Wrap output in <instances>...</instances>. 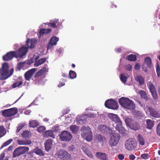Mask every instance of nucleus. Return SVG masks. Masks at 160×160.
<instances>
[{
	"label": "nucleus",
	"mask_w": 160,
	"mask_h": 160,
	"mask_svg": "<svg viewBox=\"0 0 160 160\" xmlns=\"http://www.w3.org/2000/svg\"><path fill=\"white\" fill-rule=\"evenodd\" d=\"M66 151L63 150L61 149L57 151L55 154L56 157L60 159H62Z\"/></svg>",
	"instance_id": "nucleus-19"
},
{
	"label": "nucleus",
	"mask_w": 160,
	"mask_h": 160,
	"mask_svg": "<svg viewBox=\"0 0 160 160\" xmlns=\"http://www.w3.org/2000/svg\"><path fill=\"white\" fill-rule=\"evenodd\" d=\"M83 151L84 153L90 158H92L93 157L92 155L91 152L89 150L85 148H83Z\"/></svg>",
	"instance_id": "nucleus-39"
},
{
	"label": "nucleus",
	"mask_w": 160,
	"mask_h": 160,
	"mask_svg": "<svg viewBox=\"0 0 160 160\" xmlns=\"http://www.w3.org/2000/svg\"><path fill=\"white\" fill-rule=\"evenodd\" d=\"M29 124L30 127L34 128L39 125V122L36 120H31L29 121Z\"/></svg>",
	"instance_id": "nucleus-25"
},
{
	"label": "nucleus",
	"mask_w": 160,
	"mask_h": 160,
	"mask_svg": "<svg viewBox=\"0 0 160 160\" xmlns=\"http://www.w3.org/2000/svg\"><path fill=\"white\" fill-rule=\"evenodd\" d=\"M103 136L101 135H99L98 136V139L99 142H101L102 141Z\"/></svg>",
	"instance_id": "nucleus-64"
},
{
	"label": "nucleus",
	"mask_w": 160,
	"mask_h": 160,
	"mask_svg": "<svg viewBox=\"0 0 160 160\" xmlns=\"http://www.w3.org/2000/svg\"><path fill=\"white\" fill-rule=\"evenodd\" d=\"M118 108L117 102L113 99H111V109L116 110Z\"/></svg>",
	"instance_id": "nucleus-20"
},
{
	"label": "nucleus",
	"mask_w": 160,
	"mask_h": 160,
	"mask_svg": "<svg viewBox=\"0 0 160 160\" xmlns=\"http://www.w3.org/2000/svg\"><path fill=\"white\" fill-rule=\"evenodd\" d=\"M138 141L139 143L142 145H143L145 144V140L140 135H138Z\"/></svg>",
	"instance_id": "nucleus-35"
},
{
	"label": "nucleus",
	"mask_w": 160,
	"mask_h": 160,
	"mask_svg": "<svg viewBox=\"0 0 160 160\" xmlns=\"http://www.w3.org/2000/svg\"><path fill=\"white\" fill-rule=\"evenodd\" d=\"M44 24H47L48 25L54 28H56L57 27V26L56 25V23L53 22L51 23H47Z\"/></svg>",
	"instance_id": "nucleus-53"
},
{
	"label": "nucleus",
	"mask_w": 160,
	"mask_h": 160,
	"mask_svg": "<svg viewBox=\"0 0 160 160\" xmlns=\"http://www.w3.org/2000/svg\"><path fill=\"white\" fill-rule=\"evenodd\" d=\"M70 129L73 133H76L79 130L78 127L75 125H72L70 127Z\"/></svg>",
	"instance_id": "nucleus-34"
},
{
	"label": "nucleus",
	"mask_w": 160,
	"mask_h": 160,
	"mask_svg": "<svg viewBox=\"0 0 160 160\" xmlns=\"http://www.w3.org/2000/svg\"><path fill=\"white\" fill-rule=\"evenodd\" d=\"M16 54L14 51H11L7 53L3 56V59L4 61H8L11 60L13 57H15Z\"/></svg>",
	"instance_id": "nucleus-14"
},
{
	"label": "nucleus",
	"mask_w": 160,
	"mask_h": 160,
	"mask_svg": "<svg viewBox=\"0 0 160 160\" xmlns=\"http://www.w3.org/2000/svg\"><path fill=\"white\" fill-rule=\"evenodd\" d=\"M125 121L126 124L128 126L130 127L131 126V125H132L133 122V121L130 118H127L125 119Z\"/></svg>",
	"instance_id": "nucleus-40"
},
{
	"label": "nucleus",
	"mask_w": 160,
	"mask_h": 160,
	"mask_svg": "<svg viewBox=\"0 0 160 160\" xmlns=\"http://www.w3.org/2000/svg\"><path fill=\"white\" fill-rule=\"evenodd\" d=\"M46 129L44 126H40L37 129V131L39 132H42Z\"/></svg>",
	"instance_id": "nucleus-49"
},
{
	"label": "nucleus",
	"mask_w": 160,
	"mask_h": 160,
	"mask_svg": "<svg viewBox=\"0 0 160 160\" xmlns=\"http://www.w3.org/2000/svg\"><path fill=\"white\" fill-rule=\"evenodd\" d=\"M98 129L100 131L103 132H107V130H109L108 128L103 125L99 126L98 127Z\"/></svg>",
	"instance_id": "nucleus-33"
},
{
	"label": "nucleus",
	"mask_w": 160,
	"mask_h": 160,
	"mask_svg": "<svg viewBox=\"0 0 160 160\" xmlns=\"http://www.w3.org/2000/svg\"><path fill=\"white\" fill-rule=\"evenodd\" d=\"M37 43V40L35 38H32L30 40L28 39L26 41V45L30 48H34Z\"/></svg>",
	"instance_id": "nucleus-12"
},
{
	"label": "nucleus",
	"mask_w": 160,
	"mask_h": 160,
	"mask_svg": "<svg viewBox=\"0 0 160 160\" xmlns=\"http://www.w3.org/2000/svg\"><path fill=\"white\" fill-rule=\"evenodd\" d=\"M61 140L65 142H69L72 139V134L67 131H63L59 135Z\"/></svg>",
	"instance_id": "nucleus-5"
},
{
	"label": "nucleus",
	"mask_w": 160,
	"mask_h": 160,
	"mask_svg": "<svg viewBox=\"0 0 160 160\" xmlns=\"http://www.w3.org/2000/svg\"><path fill=\"white\" fill-rule=\"evenodd\" d=\"M111 119L115 123L121 121L117 115L112 113H111Z\"/></svg>",
	"instance_id": "nucleus-26"
},
{
	"label": "nucleus",
	"mask_w": 160,
	"mask_h": 160,
	"mask_svg": "<svg viewBox=\"0 0 160 160\" xmlns=\"http://www.w3.org/2000/svg\"><path fill=\"white\" fill-rule=\"evenodd\" d=\"M39 57L38 55H34L33 56L32 58V60H34V61H37V59Z\"/></svg>",
	"instance_id": "nucleus-59"
},
{
	"label": "nucleus",
	"mask_w": 160,
	"mask_h": 160,
	"mask_svg": "<svg viewBox=\"0 0 160 160\" xmlns=\"http://www.w3.org/2000/svg\"><path fill=\"white\" fill-rule=\"evenodd\" d=\"M46 58H42L35 62L34 64V66L36 67H37L39 65L42 64L46 60Z\"/></svg>",
	"instance_id": "nucleus-21"
},
{
	"label": "nucleus",
	"mask_w": 160,
	"mask_h": 160,
	"mask_svg": "<svg viewBox=\"0 0 160 160\" xmlns=\"http://www.w3.org/2000/svg\"><path fill=\"white\" fill-rule=\"evenodd\" d=\"M52 145V141L51 139H48L45 143V149L47 151L51 149Z\"/></svg>",
	"instance_id": "nucleus-16"
},
{
	"label": "nucleus",
	"mask_w": 160,
	"mask_h": 160,
	"mask_svg": "<svg viewBox=\"0 0 160 160\" xmlns=\"http://www.w3.org/2000/svg\"><path fill=\"white\" fill-rule=\"evenodd\" d=\"M157 132L158 134L160 135V123H159L157 125Z\"/></svg>",
	"instance_id": "nucleus-56"
},
{
	"label": "nucleus",
	"mask_w": 160,
	"mask_h": 160,
	"mask_svg": "<svg viewBox=\"0 0 160 160\" xmlns=\"http://www.w3.org/2000/svg\"><path fill=\"white\" fill-rule=\"evenodd\" d=\"M126 68V69L128 71H130L132 69V66L131 65L128 64L126 65L125 66Z\"/></svg>",
	"instance_id": "nucleus-58"
},
{
	"label": "nucleus",
	"mask_w": 160,
	"mask_h": 160,
	"mask_svg": "<svg viewBox=\"0 0 160 160\" xmlns=\"http://www.w3.org/2000/svg\"><path fill=\"white\" fill-rule=\"evenodd\" d=\"M26 125V123L25 122H23L22 123H21L20 124H19L18 125L17 128V132H19V131Z\"/></svg>",
	"instance_id": "nucleus-45"
},
{
	"label": "nucleus",
	"mask_w": 160,
	"mask_h": 160,
	"mask_svg": "<svg viewBox=\"0 0 160 160\" xmlns=\"http://www.w3.org/2000/svg\"><path fill=\"white\" fill-rule=\"evenodd\" d=\"M59 38L56 36L52 37L49 40L47 46V49H51L53 46L56 45L59 41Z\"/></svg>",
	"instance_id": "nucleus-11"
},
{
	"label": "nucleus",
	"mask_w": 160,
	"mask_h": 160,
	"mask_svg": "<svg viewBox=\"0 0 160 160\" xmlns=\"http://www.w3.org/2000/svg\"><path fill=\"white\" fill-rule=\"evenodd\" d=\"M77 76L76 72L73 71H70L69 73V76L71 79H73L76 78Z\"/></svg>",
	"instance_id": "nucleus-44"
},
{
	"label": "nucleus",
	"mask_w": 160,
	"mask_h": 160,
	"mask_svg": "<svg viewBox=\"0 0 160 160\" xmlns=\"http://www.w3.org/2000/svg\"><path fill=\"white\" fill-rule=\"evenodd\" d=\"M13 140L12 139H10L7 140V141H6L1 146V148H2L4 147H5L8 145Z\"/></svg>",
	"instance_id": "nucleus-48"
},
{
	"label": "nucleus",
	"mask_w": 160,
	"mask_h": 160,
	"mask_svg": "<svg viewBox=\"0 0 160 160\" xmlns=\"http://www.w3.org/2000/svg\"><path fill=\"white\" fill-rule=\"evenodd\" d=\"M96 156L98 158L102 160H107L108 158V156L105 153L101 152H97Z\"/></svg>",
	"instance_id": "nucleus-18"
},
{
	"label": "nucleus",
	"mask_w": 160,
	"mask_h": 160,
	"mask_svg": "<svg viewBox=\"0 0 160 160\" xmlns=\"http://www.w3.org/2000/svg\"><path fill=\"white\" fill-rule=\"evenodd\" d=\"M139 93L140 95L142 98H144L146 100L148 99V98L147 97L146 93L145 91L142 90H139Z\"/></svg>",
	"instance_id": "nucleus-32"
},
{
	"label": "nucleus",
	"mask_w": 160,
	"mask_h": 160,
	"mask_svg": "<svg viewBox=\"0 0 160 160\" xmlns=\"http://www.w3.org/2000/svg\"><path fill=\"white\" fill-rule=\"evenodd\" d=\"M129 158L130 159L133 160L135 158V156L133 154H131L129 155Z\"/></svg>",
	"instance_id": "nucleus-63"
},
{
	"label": "nucleus",
	"mask_w": 160,
	"mask_h": 160,
	"mask_svg": "<svg viewBox=\"0 0 160 160\" xmlns=\"http://www.w3.org/2000/svg\"><path fill=\"white\" fill-rule=\"evenodd\" d=\"M18 112V109L13 108L3 110L2 112V115L5 117H10L15 115Z\"/></svg>",
	"instance_id": "nucleus-8"
},
{
	"label": "nucleus",
	"mask_w": 160,
	"mask_h": 160,
	"mask_svg": "<svg viewBox=\"0 0 160 160\" xmlns=\"http://www.w3.org/2000/svg\"><path fill=\"white\" fill-rule=\"evenodd\" d=\"M134 114L136 117H137L138 118H140V117H142V113L139 111H138L134 113Z\"/></svg>",
	"instance_id": "nucleus-54"
},
{
	"label": "nucleus",
	"mask_w": 160,
	"mask_h": 160,
	"mask_svg": "<svg viewBox=\"0 0 160 160\" xmlns=\"http://www.w3.org/2000/svg\"><path fill=\"white\" fill-rule=\"evenodd\" d=\"M81 135L85 139L88 141L92 139V134L90 128L88 127H83L81 128Z\"/></svg>",
	"instance_id": "nucleus-3"
},
{
	"label": "nucleus",
	"mask_w": 160,
	"mask_h": 160,
	"mask_svg": "<svg viewBox=\"0 0 160 160\" xmlns=\"http://www.w3.org/2000/svg\"><path fill=\"white\" fill-rule=\"evenodd\" d=\"M65 153L62 159L63 160H69L71 159V155L66 151L64 152Z\"/></svg>",
	"instance_id": "nucleus-41"
},
{
	"label": "nucleus",
	"mask_w": 160,
	"mask_h": 160,
	"mask_svg": "<svg viewBox=\"0 0 160 160\" xmlns=\"http://www.w3.org/2000/svg\"><path fill=\"white\" fill-rule=\"evenodd\" d=\"M96 114H94L90 113L88 114H86L84 116H81L80 117V116H77L75 122H77L78 124H82L84 123V121H85V118L87 117L90 118H94L96 117Z\"/></svg>",
	"instance_id": "nucleus-7"
},
{
	"label": "nucleus",
	"mask_w": 160,
	"mask_h": 160,
	"mask_svg": "<svg viewBox=\"0 0 160 160\" xmlns=\"http://www.w3.org/2000/svg\"><path fill=\"white\" fill-rule=\"evenodd\" d=\"M42 75H43V74L41 72V71H39L36 74L35 77V78H37L40 77Z\"/></svg>",
	"instance_id": "nucleus-57"
},
{
	"label": "nucleus",
	"mask_w": 160,
	"mask_h": 160,
	"mask_svg": "<svg viewBox=\"0 0 160 160\" xmlns=\"http://www.w3.org/2000/svg\"><path fill=\"white\" fill-rule=\"evenodd\" d=\"M21 148V149H23L25 151H28L29 150V148L27 147H20Z\"/></svg>",
	"instance_id": "nucleus-61"
},
{
	"label": "nucleus",
	"mask_w": 160,
	"mask_h": 160,
	"mask_svg": "<svg viewBox=\"0 0 160 160\" xmlns=\"http://www.w3.org/2000/svg\"><path fill=\"white\" fill-rule=\"evenodd\" d=\"M156 69L158 77H159L160 76V68L158 65H157Z\"/></svg>",
	"instance_id": "nucleus-51"
},
{
	"label": "nucleus",
	"mask_w": 160,
	"mask_h": 160,
	"mask_svg": "<svg viewBox=\"0 0 160 160\" xmlns=\"http://www.w3.org/2000/svg\"><path fill=\"white\" fill-rule=\"evenodd\" d=\"M51 29H41L39 31L40 35L38 36L39 38H40L41 36L44 34H47L49 33L51 31Z\"/></svg>",
	"instance_id": "nucleus-24"
},
{
	"label": "nucleus",
	"mask_w": 160,
	"mask_h": 160,
	"mask_svg": "<svg viewBox=\"0 0 160 160\" xmlns=\"http://www.w3.org/2000/svg\"><path fill=\"white\" fill-rule=\"evenodd\" d=\"M147 86L152 94L153 99H157L158 96L155 86L150 82H149L148 83Z\"/></svg>",
	"instance_id": "nucleus-10"
},
{
	"label": "nucleus",
	"mask_w": 160,
	"mask_h": 160,
	"mask_svg": "<svg viewBox=\"0 0 160 160\" xmlns=\"http://www.w3.org/2000/svg\"><path fill=\"white\" fill-rule=\"evenodd\" d=\"M127 75L126 74H121L120 76V79L121 81L123 83H125L127 80Z\"/></svg>",
	"instance_id": "nucleus-38"
},
{
	"label": "nucleus",
	"mask_w": 160,
	"mask_h": 160,
	"mask_svg": "<svg viewBox=\"0 0 160 160\" xmlns=\"http://www.w3.org/2000/svg\"><path fill=\"white\" fill-rule=\"evenodd\" d=\"M28 52V48L26 47H22L18 50L15 51V57L17 58H22Z\"/></svg>",
	"instance_id": "nucleus-9"
},
{
	"label": "nucleus",
	"mask_w": 160,
	"mask_h": 160,
	"mask_svg": "<svg viewBox=\"0 0 160 160\" xmlns=\"http://www.w3.org/2000/svg\"><path fill=\"white\" fill-rule=\"evenodd\" d=\"M9 66L7 63H4L2 66V69L0 68V79L5 80L10 77L13 74L14 69L12 68L9 70Z\"/></svg>",
	"instance_id": "nucleus-1"
},
{
	"label": "nucleus",
	"mask_w": 160,
	"mask_h": 160,
	"mask_svg": "<svg viewBox=\"0 0 160 160\" xmlns=\"http://www.w3.org/2000/svg\"><path fill=\"white\" fill-rule=\"evenodd\" d=\"M130 128L135 130H137L140 128V125L137 122L133 121L132 125H131Z\"/></svg>",
	"instance_id": "nucleus-23"
},
{
	"label": "nucleus",
	"mask_w": 160,
	"mask_h": 160,
	"mask_svg": "<svg viewBox=\"0 0 160 160\" xmlns=\"http://www.w3.org/2000/svg\"><path fill=\"white\" fill-rule=\"evenodd\" d=\"M36 68H33L26 72L24 74L25 79L29 81L34 73L36 71Z\"/></svg>",
	"instance_id": "nucleus-13"
},
{
	"label": "nucleus",
	"mask_w": 160,
	"mask_h": 160,
	"mask_svg": "<svg viewBox=\"0 0 160 160\" xmlns=\"http://www.w3.org/2000/svg\"><path fill=\"white\" fill-rule=\"evenodd\" d=\"M48 68L47 67H44L39 71L43 74L48 72Z\"/></svg>",
	"instance_id": "nucleus-50"
},
{
	"label": "nucleus",
	"mask_w": 160,
	"mask_h": 160,
	"mask_svg": "<svg viewBox=\"0 0 160 160\" xmlns=\"http://www.w3.org/2000/svg\"><path fill=\"white\" fill-rule=\"evenodd\" d=\"M137 145V142L134 138H129L125 142V148L128 150L132 151L135 150Z\"/></svg>",
	"instance_id": "nucleus-4"
},
{
	"label": "nucleus",
	"mask_w": 160,
	"mask_h": 160,
	"mask_svg": "<svg viewBox=\"0 0 160 160\" xmlns=\"http://www.w3.org/2000/svg\"><path fill=\"white\" fill-rule=\"evenodd\" d=\"M120 105L123 108L128 109H134L135 105L132 101L128 98L122 97L119 99Z\"/></svg>",
	"instance_id": "nucleus-2"
},
{
	"label": "nucleus",
	"mask_w": 160,
	"mask_h": 160,
	"mask_svg": "<svg viewBox=\"0 0 160 160\" xmlns=\"http://www.w3.org/2000/svg\"><path fill=\"white\" fill-rule=\"evenodd\" d=\"M126 59L130 61H135L136 59V56L135 55L130 54L126 57Z\"/></svg>",
	"instance_id": "nucleus-36"
},
{
	"label": "nucleus",
	"mask_w": 160,
	"mask_h": 160,
	"mask_svg": "<svg viewBox=\"0 0 160 160\" xmlns=\"http://www.w3.org/2000/svg\"><path fill=\"white\" fill-rule=\"evenodd\" d=\"M111 146H115L118 143L120 138V135L118 133L111 134Z\"/></svg>",
	"instance_id": "nucleus-6"
},
{
	"label": "nucleus",
	"mask_w": 160,
	"mask_h": 160,
	"mask_svg": "<svg viewBox=\"0 0 160 160\" xmlns=\"http://www.w3.org/2000/svg\"><path fill=\"white\" fill-rule=\"evenodd\" d=\"M150 114L151 116L157 118H159L160 117V114L156 110L153 108L149 107L148 108Z\"/></svg>",
	"instance_id": "nucleus-15"
},
{
	"label": "nucleus",
	"mask_w": 160,
	"mask_h": 160,
	"mask_svg": "<svg viewBox=\"0 0 160 160\" xmlns=\"http://www.w3.org/2000/svg\"><path fill=\"white\" fill-rule=\"evenodd\" d=\"M135 80L138 82L140 85H142L144 83V79L140 76H137L135 78Z\"/></svg>",
	"instance_id": "nucleus-37"
},
{
	"label": "nucleus",
	"mask_w": 160,
	"mask_h": 160,
	"mask_svg": "<svg viewBox=\"0 0 160 160\" xmlns=\"http://www.w3.org/2000/svg\"><path fill=\"white\" fill-rule=\"evenodd\" d=\"M22 153V151L20 147H18L17 149H15L13 152V157H15L19 156Z\"/></svg>",
	"instance_id": "nucleus-22"
},
{
	"label": "nucleus",
	"mask_w": 160,
	"mask_h": 160,
	"mask_svg": "<svg viewBox=\"0 0 160 160\" xmlns=\"http://www.w3.org/2000/svg\"><path fill=\"white\" fill-rule=\"evenodd\" d=\"M31 133L28 131H24L22 133V136L24 137H29L31 136Z\"/></svg>",
	"instance_id": "nucleus-42"
},
{
	"label": "nucleus",
	"mask_w": 160,
	"mask_h": 160,
	"mask_svg": "<svg viewBox=\"0 0 160 160\" xmlns=\"http://www.w3.org/2000/svg\"><path fill=\"white\" fill-rule=\"evenodd\" d=\"M5 134L4 128L3 126H0V138L2 137Z\"/></svg>",
	"instance_id": "nucleus-47"
},
{
	"label": "nucleus",
	"mask_w": 160,
	"mask_h": 160,
	"mask_svg": "<svg viewBox=\"0 0 160 160\" xmlns=\"http://www.w3.org/2000/svg\"><path fill=\"white\" fill-rule=\"evenodd\" d=\"M145 63L146 64L148 68H150L152 65L151 59L148 57H146L144 60Z\"/></svg>",
	"instance_id": "nucleus-31"
},
{
	"label": "nucleus",
	"mask_w": 160,
	"mask_h": 160,
	"mask_svg": "<svg viewBox=\"0 0 160 160\" xmlns=\"http://www.w3.org/2000/svg\"><path fill=\"white\" fill-rule=\"evenodd\" d=\"M44 136L45 137H50L53 138H54L55 137V135L51 130L46 131L44 134Z\"/></svg>",
	"instance_id": "nucleus-29"
},
{
	"label": "nucleus",
	"mask_w": 160,
	"mask_h": 160,
	"mask_svg": "<svg viewBox=\"0 0 160 160\" xmlns=\"http://www.w3.org/2000/svg\"><path fill=\"white\" fill-rule=\"evenodd\" d=\"M147 128L149 129H151L154 125L153 122L150 119L146 120Z\"/></svg>",
	"instance_id": "nucleus-28"
},
{
	"label": "nucleus",
	"mask_w": 160,
	"mask_h": 160,
	"mask_svg": "<svg viewBox=\"0 0 160 160\" xmlns=\"http://www.w3.org/2000/svg\"><path fill=\"white\" fill-rule=\"evenodd\" d=\"M134 68L136 70H139L140 68V64L139 63H137L135 65Z\"/></svg>",
	"instance_id": "nucleus-62"
},
{
	"label": "nucleus",
	"mask_w": 160,
	"mask_h": 160,
	"mask_svg": "<svg viewBox=\"0 0 160 160\" xmlns=\"http://www.w3.org/2000/svg\"><path fill=\"white\" fill-rule=\"evenodd\" d=\"M118 157L119 159L122 160L124 159V156L123 154H120L118 155Z\"/></svg>",
	"instance_id": "nucleus-60"
},
{
	"label": "nucleus",
	"mask_w": 160,
	"mask_h": 160,
	"mask_svg": "<svg viewBox=\"0 0 160 160\" xmlns=\"http://www.w3.org/2000/svg\"><path fill=\"white\" fill-rule=\"evenodd\" d=\"M141 157L144 159H147L149 158L148 154L145 153L141 155Z\"/></svg>",
	"instance_id": "nucleus-55"
},
{
	"label": "nucleus",
	"mask_w": 160,
	"mask_h": 160,
	"mask_svg": "<svg viewBox=\"0 0 160 160\" xmlns=\"http://www.w3.org/2000/svg\"><path fill=\"white\" fill-rule=\"evenodd\" d=\"M17 142L20 145H29L32 143V141L29 140H18Z\"/></svg>",
	"instance_id": "nucleus-17"
},
{
	"label": "nucleus",
	"mask_w": 160,
	"mask_h": 160,
	"mask_svg": "<svg viewBox=\"0 0 160 160\" xmlns=\"http://www.w3.org/2000/svg\"><path fill=\"white\" fill-rule=\"evenodd\" d=\"M22 83V82L21 81H19L14 83L12 85V88H16L17 87H19L21 85Z\"/></svg>",
	"instance_id": "nucleus-46"
},
{
	"label": "nucleus",
	"mask_w": 160,
	"mask_h": 160,
	"mask_svg": "<svg viewBox=\"0 0 160 160\" xmlns=\"http://www.w3.org/2000/svg\"><path fill=\"white\" fill-rule=\"evenodd\" d=\"M34 152L37 155L41 156H44V154L43 152L38 147H37L34 150Z\"/></svg>",
	"instance_id": "nucleus-27"
},
{
	"label": "nucleus",
	"mask_w": 160,
	"mask_h": 160,
	"mask_svg": "<svg viewBox=\"0 0 160 160\" xmlns=\"http://www.w3.org/2000/svg\"><path fill=\"white\" fill-rule=\"evenodd\" d=\"M105 106L108 108H110V99L107 100L105 103Z\"/></svg>",
	"instance_id": "nucleus-52"
},
{
	"label": "nucleus",
	"mask_w": 160,
	"mask_h": 160,
	"mask_svg": "<svg viewBox=\"0 0 160 160\" xmlns=\"http://www.w3.org/2000/svg\"><path fill=\"white\" fill-rule=\"evenodd\" d=\"M26 63L25 62H20L18 63V68L19 70L21 69H24V67L26 65Z\"/></svg>",
	"instance_id": "nucleus-43"
},
{
	"label": "nucleus",
	"mask_w": 160,
	"mask_h": 160,
	"mask_svg": "<svg viewBox=\"0 0 160 160\" xmlns=\"http://www.w3.org/2000/svg\"><path fill=\"white\" fill-rule=\"evenodd\" d=\"M116 129L118 131L119 133H121L122 130V129L121 121H119L116 123Z\"/></svg>",
	"instance_id": "nucleus-30"
}]
</instances>
